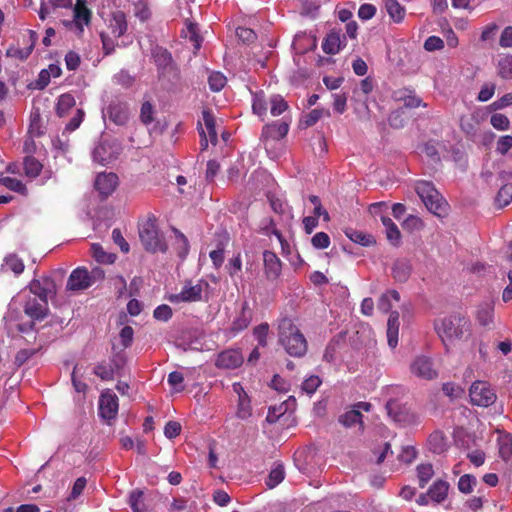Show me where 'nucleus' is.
Masks as SVG:
<instances>
[{
  "label": "nucleus",
  "instance_id": "f257e3e1",
  "mask_svg": "<svg viewBox=\"0 0 512 512\" xmlns=\"http://www.w3.org/2000/svg\"><path fill=\"white\" fill-rule=\"evenodd\" d=\"M278 343L284 348L287 354L296 358L305 356L308 350V343L305 336L289 318H283L279 321Z\"/></svg>",
  "mask_w": 512,
  "mask_h": 512
},
{
  "label": "nucleus",
  "instance_id": "f03ea898",
  "mask_svg": "<svg viewBox=\"0 0 512 512\" xmlns=\"http://www.w3.org/2000/svg\"><path fill=\"white\" fill-rule=\"evenodd\" d=\"M434 329L442 342L447 345V342L451 343L455 340H460L466 333L469 334L471 322L466 315L455 312L435 320Z\"/></svg>",
  "mask_w": 512,
  "mask_h": 512
},
{
  "label": "nucleus",
  "instance_id": "7ed1b4c3",
  "mask_svg": "<svg viewBox=\"0 0 512 512\" xmlns=\"http://www.w3.org/2000/svg\"><path fill=\"white\" fill-rule=\"evenodd\" d=\"M415 191L431 213L441 218L448 214L449 205L432 182L417 181Z\"/></svg>",
  "mask_w": 512,
  "mask_h": 512
},
{
  "label": "nucleus",
  "instance_id": "20e7f679",
  "mask_svg": "<svg viewBox=\"0 0 512 512\" xmlns=\"http://www.w3.org/2000/svg\"><path fill=\"white\" fill-rule=\"evenodd\" d=\"M139 238L147 252L165 253L168 250V245L164 237L160 235L154 217H149L145 222L139 225Z\"/></svg>",
  "mask_w": 512,
  "mask_h": 512
},
{
  "label": "nucleus",
  "instance_id": "39448f33",
  "mask_svg": "<svg viewBox=\"0 0 512 512\" xmlns=\"http://www.w3.org/2000/svg\"><path fill=\"white\" fill-rule=\"evenodd\" d=\"M469 397L472 405L489 407L497 400V395L491 385L486 381L477 380L469 389Z\"/></svg>",
  "mask_w": 512,
  "mask_h": 512
},
{
  "label": "nucleus",
  "instance_id": "423d86ee",
  "mask_svg": "<svg viewBox=\"0 0 512 512\" xmlns=\"http://www.w3.org/2000/svg\"><path fill=\"white\" fill-rule=\"evenodd\" d=\"M202 119L203 124L198 122V131L200 135V149L205 151L208 148L209 142L213 145L217 143L218 137L213 113L210 110H203Z\"/></svg>",
  "mask_w": 512,
  "mask_h": 512
},
{
  "label": "nucleus",
  "instance_id": "0eeeda50",
  "mask_svg": "<svg viewBox=\"0 0 512 512\" xmlns=\"http://www.w3.org/2000/svg\"><path fill=\"white\" fill-rule=\"evenodd\" d=\"M208 286L207 282L198 281L193 284L191 280L186 281L181 292L173 294L169 297V300L173 303L180 302H197L202 299L203 287Z\"/></svg>",
  "mask_w": 512,
  "mask_h": 512
},
{
  "label": "nucleus",
  "instance_id": "6e6552de",
  "mask_svg": "<svg viewBox=\"0 0 512 512\" xmlns=\"http://www.w3.org/2000/svg\"><path fill=\"white\" fill-rule=\"evenodd\" d=\"M119 409L118 397L110 389L104 390L99 397V416L106 421L114 420Z\"/></svg>",
  "mask_w": 512,
  "mask_h": 512
},
{
  "label": "nucleus",
  "instance_id": "1a4fd4ad",
  "mask_svg": "<svg viewBox=\"0 0 512 512\" xmlns=\"http://www.w3.org/2000/svg\"><path fill=\"white\" fill-rule=\"evenodd\" d=\"M124 363V357L117 355L110 362L102 361L95 365L93 373L103 381H110L114 379L115 373L123 368Z\"/></svg>",
  "mask_w": 512,
  "mask_h": 512
},
{
  "label": "nucleus",
  "instance_id": "9d476101",
  "mask_svg": "<svg viewBox=\"0 0 512 512\" xmlns=\"http://www.w3.org/2000/svg\"><path fill=\"white\" fill-rule=\"evenodd\" d=\"M152 58L157 67L159 78L165 77L175 69V64L171 53L160 46L152 49Z\"/></svg>",
  "mask_w": 512,
  "mask_h": 512
},
{
  "label": "nucleus",
  "instance_id": "9b49d317",
  "mask_svg": "<svg viewBox=\"0 0 512 512\" xmlns=\"http://www.w3.org/2000/svg\"><path fill=\"white\" fill-rule=\"evenodd\" d=\"M29 290L33 297L48 301V297L56 293V285L51 277L44 276L32 280L29 284Z\"/></svg>",
  "mask_w": 512,
  "mask_h": 512
},
{
  "label": "nucleus",
  "instance_id": "f8f14e48",
  "mask_svg": "<svg viewBox=\"0 0 512 512\" xmlns=\"http://www.w3.org/2000/svg\"><path fill=\"white\" fill-rule=\"evenodd\" d=\"M410 370L416 377L432 380L437 377V371L429 357L417 356L410 365Z\"/></svg>",
  "mask_w": 512,
  "mask_h": 512
},
{
  "label": "nucleus",
  "instance_id": "ddd939ff",
  "mask_svg": "<svg viewBox=\"0 0 512 512\" xmlns=\"http://www.w3.org/2000/svg\"><path fill=\"white\" fill-rule=\"evenodd\" d=\"M118 146L108 141H101L93 150L95 162L106 165L115 160L119 154Z\"/></svg>",
  "mask_w": 512,
  "mask_h": 512
},
{
  "label": "nucleus",
  "instance_id": "4468645a",
  "mask_svg": "<svg viewBox=\"0 0 512 512\" xmlns=\"http://www.w3.org/2000/svg\"><path fill=\"white\" fill-rule=\"evenodd\" d=\"M244 357L240 350L228 349L218 354L215 365L221 369H236L242 365Z\"/></svg>",
  "mask_w": 512,
  "mask_h": 512
},
{
  "label": "nucleus",
  "instance_id": "2eb2a0df",
  "mask_svg": "<svg viewBox=\"0 0 512 512\" xmlns=\"http://www.w3.org/2000/svg\"><path fill=\"white\" fill-rule=\"evenodd\" d=\"M91 281L88 276V270L85 267H78L74 269L67 281V290L82 291L91 287Z\"/></svg>",
  "mask_w": 512,
  "mask_h": 512
},
{
  "label": "nucleus",
  "instance_id": "dca6fc26",
  "mask_svg": "<svg viewBox=\"0 0 512 512\" xmlns=\"http://www.w3.org/2000/svg\"><path fill=\"white\" fill-rule=\"evenodd\" d=\"M108 29L114 38H120L125 35L128 30V21L124 11L115 10L111 13L108 20Z\"/></svg>",
  "mask_w": 512,
  "mask_h": 512
},
{
  "label": "nucleus",
  "instance_id": "f3484780",
  "mask_svg": "<svg viewBox=\"0 0 512 512\" xmlns=\"http://www.w3.org/2000/svg\"><path fill=\"white\" fill-rule=\"evenodd\" d=\"M289 131V122L284 119L266 124L262 128V140H280L284 138Z\"/></svg>",
  "mask_w": 512,
  "mask_h": 512
},
{
  "label": "nucleus",
  "instance_id": "a211bd4d",
  "mask_svg": "<svg viewBox=\"0 0 512 512\" xmlns=\"http://www.w3.org/2000/svg\"><path fill=\"white\" fill-rule=\"evenodd\" d=\"M264 272L267 280L275 281L281 274L282 263L278 256L269 250L263 252Z\"/></svg>",
  "mask_w": 512,
  "mask_h": 512
},
{
  "label": "nucleus",
  "instance_id": "6ab92c4d",
  "mask_svg": "<svg viewBox=\"0 0 512 512\" xmlns=\"http://www.w3.org/2000/svg\"><path fill=\"white\" fill-rule=\"evenodd\" d=\"M92 20V11L87 7L86 0H76L73 8V22L80 33L84 26H89Z\"/></svg>",
  "mask_w": 512,
  "mask_h": 512
},
{
  "label": "nucleus",
  "instance_id": "aec40b11",
  "mask_svg": "<svg viewBox=\"0 0 512 512\" xmlns=\"http://www.w3.org/2000/svg\"><path fill=\"white\" fill-rule=\"evenodd\" d=\"M118 185V176L115 173H100L95 179V189L104 197L111 195Z\"/></svg>",
  "mask_w": 512,
  "mask_h": 512
},
{
  "label": "nucleus",
  "instance_id": "412c9836",
  "mask_svg": "<svg viewBox=\"0 0 512 512\" xmlns=\"http://www.w3.org/2000/svg\"><path fill=\"white\" fill-rule=\"evenodd\" d=\"M346 45L345 35L341 36L340 31L331 30L322 42V50L328 55L337 54Z\"/></svg>",
  "mask_w": 512,
  "mask_h": 512
},
{
  "label": "nucleus",
  "instance_id": "4be33fe9",
  "mask_svg": "<svg viewBox=\"0 0 512 512\" xmlns=\"http://www.w3.org/2000/svg\"><path fill=\"white\" fill-rule=\"evenodd\" d=\"M24 312L33 320L44 319L48 313V301L29 297L25 303Z\"/></svg>",
  "mask_w": 512,
  "mask_h": 512
},
{
  "label": "nucleus",
  "instance_id": "5701e85b",
  "mask_svg": "<svg viewBox=\"0 0 512 512\" xmlns=\"http://www.w3.org/2000/svg\"><path fill=\"white\" fill-rule=\"evenodd\" d=\"M386 410L388 415L395 421L401 424L410 423L414 416L410 413V411L401 406V404L395 400L391 399L386 404Z\"/></svg>",
  "mask_w": 512,
  "mask_h": 512
},
{
  "label": "nucleus",
  "instance_id": "b1692460",
  "mask_svg": "<svg viewBox=\"0 0 512 512\" xmlns=\"http://www.w3.org/2000/svg\"><path fill=\"white\" fill-rule=\"evenodd\" d=\"M109 119L116 125H125L129 120V108L126 103L112 102L107 109Z\"/></svg>",
  "mask_w": 512,
  "mask_h": 512
},
{
  "label": "nucleus",
  "instance_id": "393cba45",
  "mask_svg": "<svg viewBox=\"0 0 512 512\" xmlns=\"http://www.w3.org/2000/svg\"><path fill=\"white\" fill-rule=\"evenodd\" d=\"M24 269L25 265L23 260L15 253L6 255L0 268L1 272H12L15 276L22 274Z\"/></svg>",
  "mask_w": 512,
  "mask_h": 512
},
{
  "label": "nucleus",
  "instance_id": "a878e982",
  "mask_svg": "<svg viewBox=\"0 0 512 512\" xmlns=\"http://www.w3.org/2000/svg\"><path fill=\"white\" fill-rule=\"evenodd\" d=\"M427 445L429 450L434 454H441L445 452L449 446L448 438L442 431L437 430L429 435Z\"/></svg>",
  "mask_w": 512,
  "mask_h": 512
},
{
  "label": "nucleus",
  "instance_id": "bb28decb",
  "mask_svg": "<svg viewBox=\"0 0 512 512\" xmlns=\"http://www.w3.org/2000/svg\"><path fill=\"white\" fill-rule=\"evenodd\" d=\"M399 326V312L392 311L387 322V341L391 348H395L398 344Z\"/></svg>",
  "mask_w": 512,
  "mask_h": 512
},
{
  "label": "nucleus",
  "instance_id": "cd10ccee",
  "mask_svg": "<svg viewBox=\"0 0 512 512\" xmlns=\"http://www.w3.org/2000/svg\"><path fill=\"white\" fill-rule=\"evenodd\" d=\"M499 456L504 461L512 459V435L509 433H500L497 438Z\"/></svg>",
  "mask_w": 512,
  "mask_h": 512
},
{
  "label": "nucleus",
  "instance_id": "c85d7f7f",
  "mask_svg": "<svg viewBox=\"0 0 512 512\" xmlns=\"http://www.w3.org/2000/svg\"><path fill=\"white\" fill-rule=\"evenodd\" d=\"M384 7L389 17L395 22L400 23L405 17V8L397 0H383Z\"/></svg>",
  "mask_w": 512,
  "mask_h": 512
},
{
  "label": "nucleus",
  "instance_id": "c756f323",
  "mask_svg": "<svg viewBox=\"0 0 512 512\" xmlns=\"http://www.w3.org/2000/svg\"><path fill=\"white\" fill-rule=\"evenodd\" d=\"M381 222L385 227L387 239L395 246H397L401 239V233L397 225L388 216H381Z\"/></svg>",
  "mask_w": 512,
  "mask_h": 512
},
{
  "label": "nucleus",
  "instance_id": "7c9ffc66",
  "mask_svg": "<svg viewBox=\"0 0 512 512\" xmlns=\"http://www.w3.org/2000/svg\"><path fill=\"white\" fill-rule=\"evenodd\" d=\"M30 36L32 39V43L28 47L21 49V48L11 46L7 49L6 55L8 57L17 58L20 60H26L31 55V53L34 49L35 41H36V33L34 31L30 30Z\"/></svg>",
  "mask_w": 512,
  "mask_h": 512
},
{
  "label": "nucleus",
  "instance_id": "2f4dec72",
  "mask_svg": "<svg viewBox=\"0 0 512 512\" xmlns=\"http://www.w3.org/2000/svg\"><path fill=\"white\" fill-rule=\"evenodd\" d=\"M449 485L447 482L438 480L428 490V496L431 500L440 503L448 494Z\"/></svg>",
  "mask_w": 512,
  "mask_h": 512
},
{
  "label": "nucleus",
  "instance_id": "473e14b6",
  "mask_svg": "<svg viewBox=\"0 0 512 512\" xmlns=\"http://www.w3.org/2000/svg\"><path fill=\"white\" fill-rule=\"evenodd\" d=\"M75 104H76V101L72 94H70V93L61 94L57 100V104H56V108H55L56 114L59 117H64L65 115H67L69 110L75 106Z\"/></svg>",
  "mask_w": 512,
  "mask_h": 512
},
{
  "label": "nucleus",
  "instance_id": "72a5a7b5",
  "mask_svg": "<svg viewBox=\"0 0 512 512\" xmlns=\"http://www.w3.org/2000/svg\"><path fill=\"white\" fill-rule=\"evenodd\" d=\"M392 300L400 301V294L397 290L391 289L383 293L378 299V309L383 313H388L392 308Z\"/></svg>",
  "mask_w": 512,
  "mask_h": 512
},
{
  "label": "nucleus",
  "instance_id": "f704fd0d",
  "mask_svg": "<svg viewBox=\"0 0 512 512\" xmlns=\"http://www.w3.org/2000/svg\"><path fill=\"white\" fill-rule=\"evenodd\" d=\"M397 99L404 102L407 108H417L419 106L426 107L427 104L423 103L422 99L415 95L412 91L399 90L396 92Z\"/></svg>",
  "mask_w": 512,
  "mask_h": 512
},
{
  "label": "nucleus",
  "instance_id": "c9c22d12",
  "mask_svg": "<svg viewBox=\"0 0 512 512\" xmlns=\"http://www.w3.org/2000/svg\"><path fill=\"white\" fill-rule=\"evenodd\" d=\"M411 274V266L407 261H396L392 267L393 278L398 282H406Z\"/></svg>",
  "mask_w": 512,
  "mask_h": 512
},
{
  "label": "nucleus",
  "instance_id": "e433bc0d",
  "mask_svg": "<svg viewBox=\"0 0 512 512\" xmlns=\"http://www.w3.org/2000/svg\"><path fill=\"white\" fill-rule=\"evenodd\" d=\"M269 100L265 98L264 93L256 92L253 94L252 110L253 113L258 115L262 120L267 114Z\"/></svg>",
  "mask_w": 512,
  "mask_h": 512
},
{
  "label": "nucleus",
  "instance_id": "4c0bfd02",
  "mask_svg": "<svg viewBox=\"0 0 512 512\" xmlns=\"http://www.w3.org/2000/svg\"><path fill=\"white\" fill-rule=\"evenodd\" d=\"M173 232L176 237V241L174 243L175 250L177 252L178 257L181 258L182 260H184L189 253V249H190L189 241H188L187 237L178 229L174 228Z\"/></svg>",
  "mask_w": 512,
  "mask_h": 512
},
{
  "label": "nucleus",
  "instance_id": "58836bf2",
  "mask_svg": "<svg viewBox=\"0 0 512 512\" xmlns=\"http://www.w3.org/2000/svg\"><path fill=\"white\" fill-rule=\"evenodd\" d=\"M362 418L363 415L358 410L352 409L341 415L339 417V422L346 428H350L352 426H355L356 424H359L360 429H362Z\"/></svg>",
  "mask_w": 512,
  "mask_h": 512
},
{
  "label": "nucleus",
  "instance_id": "ea45409f",
  "mask_svg": "<svg viewBox=\"0 0 512 512\" xmlns=\"http://www.w3.org/2000/svg\"><path fill=\"white\" fill-rule=\"evenodd\" d=\"M24 172L29 178H36L42 171L43 165L33 156H26L24 158Z\"/></svg>",
  "mask_w": 512,
  "mask_h": 512
},
{
  "label": "nucleus",
  "instance_id": "a19ab883",
  "mask_svg": "<svg viewBox=\"0 0 512 512\" xmlns=\"http://www.w3.org/2000/svg\"><path fill=\"white\" fill-rule=\"evenodd\" d=\"M252 414L251 401L247 393L240 394L238 398L236 415L240 419H247Z\"/></svg>",
  "mask_w": 512,
  "mask_h": 512
},
{
  "label": "nucleus",
  "instance_id": "79ce46f5",
  "mask_svg": "<svg viewBox=\"0 0 512 512\" xmlns=\"http://www.w3.org/2000/svg\"><path fill=\"white\" fill-rule=\"evenodd\" d=\"M0 185L5 186L7 189L17 192L21 195H27L26 185L17 178L1 177Z\"/></svg>",
  "mask_w": 512,
  "mask_h": 512
},
{
  "label": "nucleus",
  "instance_id": "37998d69",
  "mask_svg": "<svg viewBox=\"0 0 512 512\" xmlns=\"http://www.w3.org/2000/svg\"><path fill=\"white\" fill-rule=\"evenodd\" d=\"M285 477L284 466L282 464H277L269 473L265 483L268 488L272 489L280 484Z\"/></svg>",
  "mask_w": 512,
  "mask_h": 512
},
{
  "label": "nucleus",
  "instance_id": "c03bdc74",
  "mask_svg": "<svg viewBox=\"0 0 512 512\" xmlns=\"http://www.w3.org/2000/svg\"><path fill=\"white\" fill-rule=\"evenodd\" d=\"M497 73L502 79H512V55H506L498 61Z\"/></svg>",
  "mask_w": 512,
  "mask_h": 512
},
{
  "label": "nucleus",
  "instance_id": "a18cd8bd",
  "mask_svg": "<svg viewBox=\"0 0 512 512\" xmlns=\"http://www.w3.org/2000/svg\"><path fill=\"white\" fill-rule=\"evenodd\" d=\"M251 322L250 312L247 310V303L244 304L240 315L233 321L232 330L239 332L246 329Z\"/></svg>",
  "mask_w": 512,
  "mask_h": 512
},
{
  "label": "nucleus",
  "instance_id": "49530a36",
  "mask_svg": "<svg viewBox=\"0 0 512 512\" xmlns=\"http://www.w3.org/2000/svg\"><path fill=\"white\" fill-rule=\"evenodd\" d=\"M183 33L184 37L192 43L194 50L198 51L201 47L202 39L198 33L197 25L192 22H189L187 24V30L183 31Z\"/></svg>",
  "mask_w": 512,
  "mask_h": 512
},
{
  "label": "nucleus",
  "instance_id": "de8ad7c7",
  "mask_svg": "<svg viewBox=\"0 0 512 512\" xmlns=\"http://www.w3.org/2000/svg\"><path fill=\"white\" fill-rule=\"evenodd\" d=\"M129 504L134 512H146L147 508L144 503V495L140 490L132 491L129 497Z\"/></svg>",
  "mask_w": 512,
  "mask_h": 512
},
{
  "label": "nucleus",
  "instance_id": "09e8293b",
  "mask_svg": "<svg viewBox=\"0 0 512 512\" xmlns=\"http://www.w3.org/2000/svg\"><path fill=\"white\" fill-rule=\"evenodd\" d=\"M270 112L273 116L281 115L288 109V103L280 95H273L269 99Z\"/></svg>",
  "mask_w": 512,
  "mask_h": 512
},
{
  "label": "nucleus",
  "instance_id": "8fccbe9b",
  "mask_svg": "<svg viewBox=\"0 0 512 512\" xmlns=\"http://www.w3.org/2000/svg\"><path fill=\"white\" fill-rule=\"evenodd\" d=\"M346 235L354 243L360 244L365 247L370 246L375 242L371 235L357 230H350L349 232H346Z\"/></svg>",
  "mask_w": 512,
  "mask_h": 512
},
{
  "label": "nucleus",
  "instance_id": "3c124183",
  "mask_svg": "<svg viewBox=\"0 0 512 512\" xmlns=\"http://www.w3.org/2000/svg\"><path fill=\"white\" fill-rule=\"evenodd\" d=\"M496 202L499 207H505L512 202V183L503 185L497 193Z\"/></svg>",
  "mask_w": 512,
  "mask_h": 512
},
{
  "label": "nucleus",
  "instance_id": "603ef678",
  "mask_svg": "<svg viewBox=\"0 0 512 512\" xmlns=\"http://www.w3.org/2000/svg\"><path fill=\"white\" fill-rule=\"evenodd\" d=\"M434 475L433 466L431 464H420L417 466V477L419 481V486L423 488L428 481Z\"/></svg>",
  "mask_w": 512,
  "mask_h": 512
},
{
  "label": "nucleus",
  "instance_id": "864d4df0",
  "mask_svg": "<svg viewBox=\"0 0 512 512\" xmlns=\"http://www.w3.org/2000/svg\"><path fill=\"white\" fill-rule=\"evenodd\" d=\"M227 83V79L221 72H212L208 77V84L212 91H221Z\"/></svg>",
  "mask_w": 512,
  "mask_h": 512
},
{
  "label": "nucleus",
  "instance_id": "5fc2aeb1",
  "mask_svg": "<svg viewBox=\"0 0 512 512\" xmlns=\"http://www.w3.org/2000/svg\"><path fill=\"white\" fill-rule=\"evenodd\" d=\"M477 484V479L475 476L470 474H464L459 478L458 481V489L460 492L468 494L473 491V488Z\"/></svg>",
  "mask_w": 512,
  "mask_h": 512
},
{
  "label": "nucleus",
  "instance_id": "6e6d98bb",
  "mask_svg": "<svg viewBox=\"0 0 512 512\" xmlns=\"http://www.w3.org/2000/svg\"><path fill=\"white\" fill-rule=\"evenodd\" d=\"M100 38L102 42V48L105 55L112 54L118 46L117 39L114 38L110 33L101 32Z\"/></svg>",
  "mask_w": 512,
  "mask_h": 512
},
{
  "label": "nucleus",
  "instance_id": "4d7b16f0",
  "mask_svg": "<svg viewBox=\"0 0 512 512\" xmlns=\"http://www.w3.org/2000/svg\"><path fill=\"white\" fill-rule=\"evenodd\" d=\"M477 320L482 326H489L493 322V308L489 305L477 311Z\"/></svg>",
  "mask_w": 512,
  "mask_h": 512
},
{
  "label": "nucleus",
  "instance_id": "13d9d810",
  "mask_svg": "<svg viewBox=\"0 0 512 512\" xmlns=\"http://www.w3.org/2000/svg\"><path fill=\"white\" fill-rule=\"evenodd\" d=\"M491 125L501 131L508 130L510 127V120L509 118L501 113H496L491 116L490 119Z\"/></svg>",
  "mask_w": 512,
  "mask_h": 512
},
{
  "label": "nucleus",
  "instance_id": "bf43d9fd",
  "mask_svg": "<svg viewBox=\"0 0 512 512\" xmlns=\"http://www.w3.org/2000/svg\"><path fill=\"white\" fill-rule=\"evenodd\" d=\"M167 381L175 392H182L184 390V386L182 385L184 382V376L181 372L173 371L169 373Z\"/></svg>",
  "mask_w": 512,
  "mask_h": 512
},
{
  "label": "nucleus",
  "instance_id": "052dcab7",
  "mask_svg": "<svg viewBox=\"0 0 512 512\" xmlns=\"http://www.w3.org/2000/svg\"><path fill=\"white\" fill-rule=\"evenodd\" d=\"M269 331V325L267 323H261L253 329V334L258 341V344L262 347L267 345V335Z\"/></svg>",
  "mask_w": 512,
  "mask_h": 512
},
{
  "label": "nucleus",
  "instance_id": "680f3d73",
  "mask_svg": "<svg viewBox=\"0 0 512 512\" xmlns=\"http://www.w3.org/2000/svg\"><path fill=\"white\" fill-rule=\"evenodd\" d=\"M311 243L316 249H326L330 245V237L325 232H318L312 237Z\"/></svg>",
  "mask_w": 512,
  "mask_h": 512
},
{
  "label": "nucleus",
  "instance_id": "e2e57ef3",
  "mask_svg": "<svg viewBox=\"0 0 512 512\" xmlns=\"http://www.w3.org/2000/svg\"><path fill=\"white\" fill-rule=\"evenodd\" d=\"M39 349H21L15 356L14 363L17 367H21L26 363L33 355L38 352Z\"/></svg>",
  "mask_w": 512,
  "mask_h": 512
},
{
  "label": "nucleus",
  "instance_id": "0e129e2a",
  "mask_svg": "<svg viewBox=\"0 0 512 512\" xmlns=\"http://www.w3.org/2000/svg\"><path fill=\"white\" fill-rule=\"evenodd\" d=\"M416 457L417 451L413 446H404L398 455V459L405 464H411Z\"/></svg>",
  "mask_w": 512,
  "mask_h": 512
},
{
  "label": "nucleus",
  "instance_id": "69168bd1",
  "mask_svg": "<svg viewBox=\"0 0 512 512\" xmlns=\"http://www.w3.org/2000/svg\"><path fill=\"white\" fill-rule=\"evenodd\" d=\"M495 89H496V85L494 83H485L481 87V89L478 93L477 99L480 102H486V101L490 100L495 93Z\"/></svg>",
  "mask_w": 512,
  "mask_h": 512
},
{
  "label": "nucleus",
  "instance_id": "338daca9",
  "mask_svg": "<svg viewBox=\"0 0 512 512\" xmlns=\"http://www.w3.org/2000/svg\"><path fill=\"white\" fill-rule=\"evenodd\" d=\"M153 316L157 320L166 322L172 317V309L170 306L162 304L155 308Z\"/></svg>",
  "mask_w": 512,
  "mask_h": 512
},
{
  "label": "nucleus",
  "instance_id": "774afa93",
  "mask_svg": "<svg viewBox=\"0 0 512 512\" xmlns=\"http://www.w3.org/2000/svg\"><path fill=\"white\" fill-rule=\"evenodd\" d=\"M511 148H512V136L511 135H504L498 139L496 151L499 154L505 155Z\"/></svg>",
  "mask_w": 512,
  "mask_h": 512
}]
</instances>
